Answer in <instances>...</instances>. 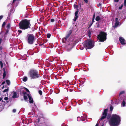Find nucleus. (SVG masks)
<instances>
[{"instance_id":"32","label":"nucleus","mask_w":126,"mask_h":126,"mask_svg":"<svg viewBox=\"0 0 126 126\" xmlns=\"http://www.w3.org/2000/svg\"><path fill=\"white\" fill-rule=\"evenodd\" d=\"M74 7L75 8H77L78 7V6L77 5L74 4Z\"/></svg>"},{"instance_id":"24","label":"nucleus","mask_w":126,"mask_h":126,"mask_svg":"<svg viewBox=\"0 0 126 126\" xmlns=\"http://www.w3.org/2000/svg\"><path fill=\"white\" fill-rule=\"evenodd\" d=\"M125 93V91H123L121 92L119 94V95H120L121 94H123Z\"/></svg>"},{"instance_id":"47","label":"nucleus","mask_w":126,"mask_h":126,"mask_svg":"<svg viewBox=\"0 0 126 126\" xmlns=\"http://www.w3.org/2000/svg\"><path fill=\"white\" fill-rule=\"evenodd\" d=\"M95 17V14H94L93 15V18L94 19Z\"/></svg>"},{"instance_id":"39","label":"nucleus","mask_w":126,"mask_h":126,"mask_svg":"<svg viewBox=\"0 0 126 126\" xmlns=\"http://www.w3.org/2000/svg\"><path fill=\"white\" fill-rule=\"evenodd\" d=\"M1 102H2V104H3V105L4 104H5V101H3V100H2Z\"/></svg>"},{"instance_id":"58","label":"nucleus","mask_w":126,"mask_h":126,"mask_svg":"<svg viewBox=\"0 0 126 126\" xmlns=\"http://www.w3.org/2000/svg\"><path fill=\"white\" fill-rule=\"evenodd\" d=\"M81 120L82 121H84L85 120L84 119H82Z\"/></svg>"},{"instance_id":"44","label":"nucleus","mask_w":126,"mask_h":126,"mask_svg":"<svg viewBox=\"0 0 126 126\" xmlns=\"http://www.w3.org/2000/svg\"><path fill=\"white\" fill-rule=\"evenodd\" d=\"M70 36L67 34L66 37H65L66 39H67Z\"/></svg>"},{"instance_id":"37","label":"nucleus","mask_w":126,"mask_h":126,"mask_svg":"<svg viewBox=\"0 0 126 126\" xmlns=\"http://www.w3.org/2000/svg\"><path fill=\"white\" fill-rule=\"evenodd\" d=\"M4 99L5 100H8V98L7 97H4Z\"/></svg>"},{"instance_id":"41","label":"nucleus","mask_w":126,"mask_h":126,"mask_svg":"<svg viewBox=\"0 0 126 126\" xmlns=\"http://www.w3.org/2000/svg\"><path fill=\"white\" fill-rule=\"evenodd\" d=\"M101 4L99 3L97 5V6L99 7H100L101 6Z\"/></svg>"},{"instance_id":"31","label":"nucleus","mask_w":126,"mask_h":126,"mask_svg":"<svg viewBox=\"0 0 126 126\" xmlns=\"http://www.w3.org/2000/svg\"><path fill=\"white\" fill-rule=\"evenodd\" d=\"M18 35H19L22 32V31L21 30H19L18 31Z\"/></svg>"},{"instance_id":"60","label":"nucleus","mask_w":126,"mask_h":126,"mask_svg":"<svg viewBox=\"0 0 126 126\" xmlns=\"http://www.w3.org/2000/svg\"><path fill=\"white\" fill-rule=\"evenodd\" d=\"M104 125V124H103L101 125V126H103Z\"/></svg>"},{"instance_id":"62","label":"nucleus","mask_w":126,"mask_h":126,"mask_svg":"<svg viewBox=\"0 0 126 126\" xmlns=\"http://www.w3.org/2000/svg\"><path fill=\"white\" fill-rule=\"evenodd\" d=\"M6 102H7V103H8L9 102V101H7Z\"/></svg>"},{"instance_id":"2","label":"nucleus","mask_w":126,"mask_h":126,"mask_svg":"<svg viewBox=\"0 0 126 126\" xmlns=\"http://www.w3.org/2000/svg\"><path fill=\"white\" fill-rule=\"evenodd\" d=\"M30 20L25 19L21 20L19 23L18 27L22 30H25L28 28H31Z\"/></svg>"},{"instance_id":"36","label":"nucleus","mask_w":126,"mask_h":126,"mask_svg":"<svg viewBox=\"0 0 126 126\" xmlns=\"http://www.w3.org/2000/svg\"><path fill=\"white\" fill-rule=\"evenodd\" d=\"M115 22H119L118 19L117 18H116L115 19Z\"/></svg>"},{"instance_id":"55","label":"nucleus","mask_w":126,"mask_h":126,"mask_svg":"<svg viewBox=\"0 0 126 126\" xmlns=\"http://www.w3.org/2000/svg\"><path fill=\"white\" fill-rule=\"evenodd\" d=\"M98 123H97L96 124V125H95V126H98Z\"/></svg>"},{"instance_id":"52","label":"nucleus","mask_w":126,"mask_h":126,"mask_svg":"<svg viewBox=\"0 0 126 126\" xmlns=\"http://www.w3.org/2000/svg\"><path fill=\"white\" fill-rule=\"evenodd\" d=\"M2 39L1 38L0 39V44H1V42Z\"/></svg>"},{"instance_id":"7","label":"nucleus","mask_w":126,"mask_h":126,"mask_svg":"<svg viewBox=\"0 0 126 126\" xmlns=\"http://www.w3.org/2000/svg\"><path fill=\"white\" fill-rule=\"evenodd\" d=\"M3 70L4 72L3 75V79H4L6 75L8 74V71L6 67H4L3 68Z\"/></svg>"},{"instance_id":"18","label":"nucleus","mask_w":126,"mask_h":126,"mask_svg":"<svg viewBox=\"0 0 126 126\" xmlns=\"http://www.w3.org/2000/svg\"><path fill=\"white\" fill-rule=\"evenodd\" d=\"M100 19V17L99 16H97L95 18V20L96 21H98Z\"/></svg>"},{"instance_id":"17","label":"nucleus","mask_w":126,"mask_h":126,"mask_svg":"<svg viewBox=\"0 0 126 126\" xmlns=\"http://www.w3.org/2000/svg\"><path fill=\"white\" fill-rule=\"evenodd\" d=\"M23 98L24 100L26 101H27L28 100V98L27 96L26 95H23Z\"/></svg>"},{"instance_id":"63","label":"nucleus","mask_w":126,"mask_h":126,"mask_svg":"<svg viewBox=\"0 0 126 126\" xmlns=\"http://www.w3.org/2000/svg\"><path fill=\"white\" fill-rule=\"evenodd\" d=\"M67 91L68 92V89H67Z\"/></svg>"},{"instance_id":"46","label":"nucleus","mask_w":126,"mask_h":126,"mask_svg":"<svg viewBox=\"0 0 126 126\" xmlns=\"http://www.w3.org/2000/svg\"><path fill=\"white\" fill-rule=\"evenodd\" d=\"M3 16L2 15L0 16V20L1 19L3 18Z\"/></svg>"},{"instance_id":"16","label":"nucleus","mask_w":126,"mask_h":126,"mask_svg":"<svg viewBox=\"0 0 126 126\" xmlns=\"http://www.w3.org/2000/svg\"><path fill=\"white\" fill-rule=\"evenodd\" d=\"M6 82L7 83V84L8 85H9L10 84V82L9 80L8 79H7L6 80Z\"/></svg>"},{"instance_id":"10","label":"nucleus","mask_w":126,"mask_h":126,"mask_svg":"<svg viewBox=\"0 0 126 126\" xmlns=\"http://www.w3.org/2000/svg\"><path fill=\"white\" fill-rule=\"evenodd\" d=\"M119 40L120 43L122 45H125L126 43L125 42V40L123 37H120L119 38Z\"/></svg>"},{"instance_id":"15","label":"nucleus","mask_w":126,"mask_h":126,"mask_svg":"<svg viewBox=\"0 0 126 126\" xmlns=\"http://www.w3.org/2000/svg\"><path fill=\"white\" fill-rule=\"evenodd\" d=\"M88 35L89 38H90L91 37V32L90 30H88L87 31Z\"/></svg>"},{"instance_id":"8","label":"nucleus","mask_w":126,"mask_h":126,"mask_svg":"<svg viewBox=\"0 0 126 126\" xmlns=\"http://www.w3.org/2000/svg\"><path fill=\"white\" fill-rule=\"evenodd\" d=\"M79 12V9H77V11L75 12V16L74 17V18L73 19V21H76L77 19L78 18V14Z\"/></svg>"},{"instance_id":"20","label":"nucleus","mask_w":126,"mask_h":126,"mask_svg":"<svg viewBox=\"0 0 126 126\" xmlns=\"http://www.w3.org/2000/svg\"><path fill=\"white\" fill-rule=\"evenodd\" d=\"M0 65L1 68H2L3 67V64L2 61H0Z\"/></svg>"},{"instance_id":"22","label":"nucleus","mask_w":126,"mask_h":126,"mask_svg":"<svg viewBox=\"0 0 126 126\" xmlns=\"http://www.w3.org/2000/svg\"><path fill=\"white\" fill-rule=\"evenodd\" d=\"M27 80V78L26 77H25L23 79V80L24 82L26 81Z\"/></svg>"},{"instance_id":"51","label":"nucleus","mask_w":126,"mask_h":126,"mask_svg":"<svg viewBox=\"0 0 126 126\" xmlns=\"http://www.w3.org/2000/svg\"><path fill=\"white\" fill-rule=\"evenodd\" d=\"M119 0H114V1L115 2H118L119 1Z\"/></svg>"},{"instance_id":"13","label":"nucleus","mask_w":126,"mask_h":126,"mask_svg":"<svg viewBox=\"0 0 126 126\" xmlns=\"http://www.w3.org/2000/svg\"><path fill=\"white\" fill-rule=\"evenodd\" d=\"M119 24V22H115V23L114 26H113V27L115 28L118 26Z\"/></svg>"},{"instance_id":"45","label":"nucleus","mask_w":126,"mask_h":126,"mask_svg":"<svg viewBox=\"0 0 126 126\" xmlns=\"http://www.w3.org/2000/svg\"><path fill=\"white\" fill-rule=\"evenodd\" d=\"M8 32H9V30H7L6 31V32H5V34H7V33Z\"/></svg>"},{"instance_id":"35","label":"nucleus","mask_w":126,"mask_h":126,"mask_svg":"<svg viewBox=\"0 0 126 126\" xmlns=\"http://www.w3.org/2000/svg\"><path fill=\"white\" fill-rule=\"evenodd\" d=\"M93 23L92 22L91 23H90V24L89 25V27H88V28H90L91 27V26L92 25Z\"/></svg>"},{"instance_id":"48","label":"nucleus","mask_w":126,"mask_h":126,"mask_svg":"<svg viewBox=\"0 0 126 126\" xmlns=\"http://www.w3.org/2000/svg\"><path fill=\"white\" fill-rule=\"evenodd\" d=\"M94 19L92 18V22L93 23L94 22Z\"/></svg>"},{"instance_id":"27","label":"nucleus","mask_w":126,"mask_h":126,"mask_svg":"<svg viewBox=\"0 0 126 126\" xmlns=\"http://www.w3.org/2000/svg\"><path fill=\"white\" fill-rule=\"evenodd\" d=\"M6 24V23L5 22H3L2 25V27L3 28L4 27L5 25Z\"/></svg>"},{"instance_id":"12","label":"nucleus","mask_w":126,"mask_h":126,"mask_svg":"<svg viewBox=\"0 0 126 126\" xmlns=\"http://www.w3.org/2000/svg\"><path fill=\"white\" fill-rule=\"evenodd\" d=\"M18 97V96L17 95V93L16 92H14L13 93V95L12 96L13 98H16Z\"/></svg>"},{"instance_id":"28","label":"nucleus","mask_w":126,"mask_h":126,"mask_svg":"<svg viewBox=\"0 0 126 126\" xmlns=\"http://www.w3.org/2000/svg\"><path fill=\"white\" fill-rule=\"evenodd\" d=\"M123 4H122L121 6H120L119 8V9H120V10H121V9H122V7H123Z\"/></svg>"},{"instance_id":"29","label":"nucleus","mask_w":126,"mask_h":126,"mask_svg":"<svg viewBox=\"0 0 126 126\" xmlns=\"http://www.w3.org/2000/svg\"><path fill=\"white\" fill-rule=\"evenodd\" d=\"M126 104V102H125L124 101H123L122 102V105L123 107H124Z\"/></svg>"},{"instance_id":"30","label":"nucleus","mask_w":126,"mask_h":126,"mask_svg":"<svg viewBox=\"0 0 126 126\" xmlns=\"http://www.w3.org/2000/svg\"><path fill=\"white\" fill-rule=\"evenodd\" d=\"M113 109V107L112 106H111L110 107V111H112Z\"/></svg>"},{"instance_id":"6","label":"nucleus","mask_w":126,"mask_h":126,"mask_svg":"<svg viewBox=\"0 0 126 126\" xmlns=\"http://www.w3.org/2000/svg\"><path fill=\"white\" fill-rule=\"evenodd\" d=\"M27 41L28 43L32 45L33 44L35 40V38L34 35L32 34H29L27 35Z\"/></svg>"},{"instance_id":"38","label":"nucleus","mask_w":126,"mask_h":126,"mask_svg":"<svg viewBox=\"0 0 126 126\" xmlns=\"http://www.w3.org/2000/svg\"><path fill=\"white\" fill-rule=\"evenodd\" d=\"M86 3H87L88 2V0H83Z\"/></svg>"},{"instance_id":"54","label":"nucleus","mask_w":126,"mask_h":126,"mask_svg":"<svg viewBox=\"0 0 126 126\" xmlns=\"http://www.w3.org/2000/svg\"><path fill=\"white\" fill-rule=\"evenodd\" d=\"M44 44V43H43L42 44H39V46H42V45H43Z\"/></svg>"},{"instance_id":"26","label":"nucleus","mask_w":126,"mask_h":126,"mask_svg":"<svg viewBox=\"0 0 126 126\" xmlns=\"http://www.w3.org/2000/svg\"><path fill=\"white\" fill-rule=\"evenodd\" d=\"M39 94L40 95H41L42 94V91L40 90H39L38 91Z\"/></svg>"},{"instance_id":"40","label":"nucleus","mask_w":126,"mask_h":126,"mask_svg":"<svg viewBox=\"0 0 126 126\" xmlns=\"http://www.w3.org/2000/svg\"><path fill=\"white\" fill-rule=\"evenodd\" d=\"M54 21V19L52 18L51 19L50 21L51 22H53Z\"/></svg>"},{"instance_id":"14","label":"nucleus","mask_w":126,"mask_h":126,"mask_svg":"<svg viewBox=\"0 0 126 126\" xmlns=\"http://www.w3.org/2000/svg\"><path fill=\"white\" fill-rule=\"evenodd\" d=\"M67 39L65 37L63 38L62 39V42L63 43H65Z\"/></svg>"},{"instance_id":"43","label":"nucleus","mask_w":126,"mask_h":126,"mask_svg":"<svg viewBox=\"0 0 126 126\" xmlns=\"http://www.w3.org/2000/svg\"><path fill=\"white\" fill-rule=\"evenodd\" d=\"M22 0H13V3L15 1H16V0H17V1H22Z\"/></svg>"},{"instance_id":"42","label":"nucleus","mask_w":126,"mask_h":126,"mask_svg":"<svg viewBox=\"0 0 126 126\" xmlns=\"http://www.w3.org/2000/svg\"><path fill=\"white\" fill-rule=\"evenodd\" d=\"M16 111V109H13V112L14 113Z\"/></svg>"},{"instance_id":"56","label":"nucleus","mask_w":126,"mask_h":126,"mask_svg":"<svg viewBox=\"0 0 126 126\" xmlns=\"http://www.w3.org/2000/svg\"><path fill=\"white\" fill-rule=\"evenodd\" d=\"M79 6L80 7V8H81V4L80 3L79 4Z\"/></svg>"},{"instance_id":"33","label":"nucleus","mask_w":126,"mask_h":126,"mask_svg":"<svg viewBox=\"0 0 126 126\" xmlns=\"http://www.w3.org/2000/svg\"><path fill=\"white\" fill-rule=\"evenodd\" d=\"M24 88L26 90V91L30 93V91L27 88L25 87H24Z\"/></svg>"},{"instance_id":"50","label":"nucleus","mask_w":126,"mask_h":126,"mask_svg":"<svg viewBox=\"0 0 126 126\" xmlns=\"http://www.w3.org/2000/svg\"><path fill=\"white\" fill-rule=\"evenodd\" d=\"M2 48L1 46H0V50H1L2 49Z\"/></svg>"},{"instance_id":"23","label":"nucleus","mask_w":126,"mask_h":126,"mask_svg":"<svg viewBox=\"0 0 126 126\" xmlns=\"http://www.w3.org/2000/svg\"><path fill=\"white\" fill-rule=\"evenodd\" d=\"M9 91V89H8V86H7V88L6 89L4 90L3 91V92H8Z\"/></svg>"},{"instance_id":"4","label":"nucleus","mask_w":126,"mask_h":126,"mask_svg":"<svg viewBox=\"0 0 126 126\" xmlns=\"http://www.w3.org/2000/svg\"><path fill=\"white\" fill-rule=\"evenodd\" d=\"M83 46L87 49H90L94 46V44L92 42L91 40L87 39L83 43Z\"/></svg>"},{"instance_id":"59","label":"nucleus","mask_w":126,"mask_h":126,"mask_svg":"<svg viewBox=\"0 0 126 126\" xmlns=\"http://www.w3.org/2000/svg\"><path fill=\"white\" fill-rule=\"evenodd\" d=\"M80 118L79 117H78L77 118V120H78V119H79V118Z\"/></svg>"},{"instance_id":"3","label":"nucleus","mask_w":126,"mask_h":126,"mask_svg":"<svg viewBox=\"0 0 126 126\" xmlns=\"http://www.w3.org/2000/svg\"><path fill=\"white\" fill-rule=\"evenodd\" d=\"M29 76L31 79H35L40 77L39 73L35 70L32 69L29 71Z\"/></svg>"},{"instance_id":"21","label":"nucleus","mask_w":126,"mask_h":126,"mask_svg":"<svg viewBox=\"0 0 126 126\" xmlns=\"http://www.w3.org/2000/svg\"><path fill=\"white\" fill-rule=\"evenodd\" d=\"M72 30H69V32H68V35L70 36L71 34H72Z\"/></svg>"},{"instance_id":"34","label":"nucleus","mask_w":126,"mask_h":126,"mask_svg":"<svg viewBox=\"0 0 126 126\" xmlns=\"http://www.w3.org/2000/svg\"><path fill=\"white\" fill-rule=\"evenodd\" d=\"M10 23L8 24L7 25V27L8 28H10Z\"/></svg>"},{"instance_id":"19","label":"nucleus","mask_w":126,"mask_h":126,"mask_svg":"<svg viewBox=\"0 0 126 126\" xmlns=\"http://www.w3.org/2000/svg\"><path fill=\"white\" fill-rule=\"evenodd\" d=\"M35 30V28L34 27H32V28L31 29V31H30V32L31 33H32V32H33L34 30Z\"/></svg>"},{"instance_id":"49","label":"nucleus","mask_w":126,"mask_h":126,"mask_svg":"<svg viewBox=\"0 0 126 126\" xmlns=\"http://www.w3.org/2000/svg\"><path fill=\"white\" fill-rule=\"evenodd\" d=\"M5 83V81H3L1 83V85H3Z\"/></svg>"},{"instance_id":"5","label":"nucleus","mask_w":126,"mask_h":126,"mask_svg":"<svg viewBox=\"0 0 126 126\" xmlns=\"http://www.w3.org/2000/svg\"><path fill=\"white\" fill-rule=\"evenodd\" d=\"M107 34L105 32H101L100 34L98 35L97 38L101 42H104L106 39Z\"/></svg>"},{"instance_id":"61","label":"nucleus","mask_w":126,"mask_h":126,"mask_svg":"<svg viewBox=\"0 0 126 126\" xmlns=\"http://www.w3.org/2000/svg\"><path fill=\"white\" fill-rule=\"evenodd\" d=\"M7 85H5V87L7 88Z\"/></svg>"},{"instance_id":"11","label":"nucleus","mask_w":126,"mask_h":126,"mask_svg":"<svg viewBox=\"0 0 126 126\" xmlns=\"http://www.w3.org/2000/svg\"><path fill=\"white\" fill-rule=\"evenodd\" d=\"M23 88H21V90L20 91V94H21V93H22L23 95H25L27 94H27V93L26 92H24L23 90H22L23 89Z\"/></svg>"},{"instance_id":"53","label":"nucleus","mask_w":126,"mask_h":126,"mask_svg":"<svg viewBox=\"0 0 126 126\" xmlns=\"http://www.w3.org/2000/svg\"><path fill=\"white\" fill-rule=\"evenodd\" d=\"M2 98L0 97V101H2Z\"/></svg>"},{"instance_id":"64","label":"nucleus","mask_w":126,"mask_h":126,"mask_svg":"<svg viewBox=\"0 0 126 126\" xmlns=\"http://www.w3.org/2000/svg\"><path fill=\"white\" fill-rule=\"evenodd\" d=\"M3 108H2V109H1V110H3Z\"/></svg>"},{"instance_id":"9","label":"nucleus","mask_w":126,"mask_h":126,"mask_svg":"<svg viewBox=\"0 0 126 126\" xmlns=\"http://www.w3.org/2000/svg\"><path fill=\"white\" fill-rule=\"evenodd\" d=\"M27 95L28 96L29 99V103H33V98L32 97L31 95L30 94V95L29 94H27Z\"/></svg>"},{"instance_id":"25","label":"nucleus","mask_w":126,"mask_h":126,"mask_svg":"<svg viewBox=\"0 0 126 126\" xmlns=\"http://www.w3.org/2000/svg\"><path fill=\"white\" fill-rule=\"evenodd\" d=\"M51 36V34L50 33H48L47 34V36L48 38H49Z\"/></svg>"},{"instance_id":"1","label":"nucleus","mask_w":126,"mask_h":126,"mask_svg":"<svg viewBox=\"0 0 126 126\" xmlns=\"http://www.w3.org/2000/svg\"><path fill=\"white\" fill-rule=\"evenodd\" d=\"M108 109H107L104 110L102 113L100 121L107 118L109 120V123L110 126H116L118 125L121 121L120 117L116 114H113L111 116V114L107 115Z\"/></svg>"},{"instance_id":"57","label":"nucleus","mask_w":126,"mask_h":126,"mask_svg":"<svg viewBox=\"0 0 126 126\" xmlns=\"http://www.w3.org/2000/svg\"><path fill=\"white\" fill-rule=\"evenodd\" d=\"M4 88V86H3L2 87V89H3Z\"/></svg>"}]
</instances>
